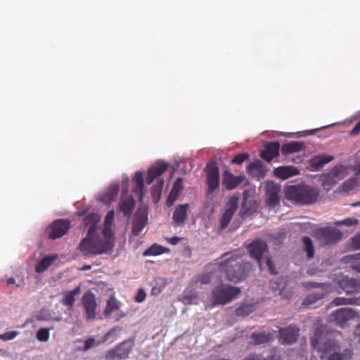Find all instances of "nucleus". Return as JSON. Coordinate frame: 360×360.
I'll list each match as a JSON object with an SVG mask.
<instances>
[{"label":"nucleus","instance_id":"4be33fe9","mask_svg":"<svg viewBox=\"0 0 360 360\" xmlns=\"http://www.w3.org/2000/svg\"><path fill=\"white\" fill-rule=\"evenodd\" d=\"M340 287L347 294L356 292L359 288V282L354 278H344L339 281Z\"/></svg>","mask_w":360,"mask_h":360},{"label":"nucleus","instance_id":"58836bf2","mask_svg":"<svg viewBox=\"0 0 360 360\" xmlns=\"http://www.w3.org/2000/svg\"><path fill=\"white\" fill-rule=\"evenodd\" d=\"M243 360H281V356L276 354H272L266 358H262L261 354L256 353L250 354Z\"/></svg>","mask_w":360,"mask_h":360},{"label":"nucleus","instance_id":"0eeeda50","mask_svg":"<svg viewBox=\"0 0 360 360\" xmlns=\"http://www.w3.org/2000/svg\"><path fill=\"white\" fill-rule=\"evenodd\" d=\"M315 236L325 245H332L338 243L342 237V233L331 227H323L315 231Z\"/></svg>","mask_w":360,"mask_h":360},{"label":"nucleus","instance_id":"338daca9","mask_svg":"<svg viewBox=\"0 0 360 360\" xmlns=\"http://www.w3.org/2000/svg\"><path fill=\"white\" fill-rule=\"evenodd\" d=\"M15 283V281L13 278H9L8 280H7V284L8 285H11V284H14Z\"/></svg>","mask_w":360,"mask_h":360},{"label":"nucleus","instance_id":"c756f323","mask_svg":"<svg viewBox=\"0 0 360 360\" xmlns=\"http://www.w3.org/2000/svg\"><path fill=\"white\" fill-rule=\"evenodd\" d=\"M57 259V255L45 257L40 260L36 265L35 271L37 273H43L53 264Z\"/></svg>","mask_w":360,"mask_h":360},{"label":"nucleus","instance_id":"4c0bfd02","mask_svg":"<svg viewBox=\"0 0 360 360\" xmlns=\"http://www.w3.org/2000/svg\"><path fill=\"white\" fill-rule=\"evenodd\" d=\"M165 248L160 245H158V244H153V245H151L149 248H148L147 250H146L143 253V256H150V255H161L164 252H165Z\"/></svg>","mask_w":360,"mask_h":360},{"label":"nucleus","instance_id":"0e129e2a","mask_svg":"<svg viewBox=\"0 0 360 360\" xmlns=\"http://www.w3.org/2000/svg\"><path fill=\"white\" fill-rule=\"evenodd\" d=\"M354 334L356 337L359 338V342H360V323L357 325Z\"/></svg>","mask_w":360,"mask_h":360},{"label":"nucleus","instance_id":"37998d69","mask_svg":"<svg viewBox=\"0 0 360 360\" xmlns=\"http://www.w3.org/2000/svg\"><path fill=\"white\" fill-rule=\"evenodd\" d=\"M247 169L251 175L259 176L257 173L261 172L262 166L259 162H254L248 166Z\"/></svg>","mask_w":360,"mask_h":360},{"label":"nucleus","instance_id":"bf43d9fd","mask_svg":"<svg viewBox=\"0 0 360 360\" xmlns=\"http://www.w3.org/2000/svg\"><path fill=\"white\" fill-rule=\"evenodd\" d=\"M167 283L165 280H162V282H161V285L160 286H153L152 290H151V293L153 295H157V294H159L162 292V289L165 287Z\"/></svg>","mask_w":360,"mask_h":360},{"label":"nucleus","instance_id":"3c124183","mask_svg":"<svg viewBox=\"0 0 360 360\" xmlns=\"http://www.w3.org/2000/svg\"><path fill=\"white\" fill-rule=\"evenodd\" d=\"M18 334L17 331H8L3 334H0V340L8 341L14 339Z\"/></svg>","mask_w":360,"mask_h":360},{"label":"nucleus","instance_id":"b1692460","mask_svg":"<svg viewBox=\"0 0 360 360\" xmlns=\"http://www.w3.org/2000/svg\"><path fill=\"white\" fill-rule=\"evenodd\" d=\"M188 208V204L180 205L176 208L172 216L173 221L176 225L181 226L184 224Z\"/></svg>","mask_w":360,"mask_h":360},{"label":"nucleus","instance_id":"f03ea898","mask_svg":"<svg viewBox=\"0 0 360 360\" xmlns=\"http://www.w3.org/2000/svg\"><path fill=\"white\" fill-rule=\"evenodd\" d=\"M288 200L301 205H311L316 202L319 196V190L314 186L301 183L288 186L285 189Z\"/></svg>","mask_w":360,"mask_h":360},{"label":"nucleus","instance_id":"9d476101","mask_svg":"<svg viewBox=\"0 0 360 360\" xmlns=\"http://www.w3.org/2000/svg\"><path fill=\"white\" fill-rule=\"evenodd\" d=\"M207 194H212L219 186V170L217 163H210L206 167Z\"/></svg>","mask_w":360,"mask_h":360},{"label":"nucleus","instance_id":"ddd939ff","mask_svg":"<svg viewBox=\"0 0 360 360\" xmlns=\"http://www.w3.org/2000/svg\"><path fill=\"white\" fill-rule=\"evenodd\" d=\"M238 198L236 196L231 197L225 205V212L220 219L221 229L226 228L230 223L233 216L238 210Z\"/></svg>","mask_w":360,"mask_h":360},{"label":"nucleus","instance_id":"864d4df0","mask_svg":"<svg viewBox=\"0 0 360 360\" xmlns=\"http://www.w3.org/2000/svg\"><path fill=\"white\" fill-rule=\"evenodd\" d=\"M115 217V213L113 210L108 212L105 217L104 226H112Z\"/></svg>","mask_w":360,"mask_h":360},{"label":"nucleus","instance_id":"72a5a7b5","mask_svg":"<svg viewBox=\"0 0 360 360\" xmlns=\"http://www.w3.org/2000/svg\"><path fill=\"white\" fill-rule=\"evenodd\" d=\"M255 304L252 303L242 304L236 309V315L243 317L248 316L255 310Z\"/></svg>","mask_w":360,"mask_h":360},{"label":"nucleus","instance_id":"39448f33","mask_svg":"<svg viewBox=\"0 0 360 360\" xmlns=\"http://www.w3.org/2000/svg\"><path fill=\"white\" fill-rule=\"evenodd\" d=\"M134 346V339H127L117 344L114 348L109 349L104 355L105 360H125Z\"/></svg>","mask_w":360,"mask_h":360},{"label":"nucleus","instance_id":"2eb2a0df","mask_svg":"<svg viewBox=\"0 0 360 360\" xmlns=\"http://www.w3.org/2000/svg\"><path fill=\"white\" fill-rule=\"evenodd\" d=\"M281 187L274 182H267L266 186V202L271 207H275L280 202V193Z\"/></svg>","mask_w":360,"mask_h":360},{"label":"nucleus","instance_id":"2f4dec72","mask_svg":"<svg viewBox=\"0 0 360 360\" xmlns=\"http://www.w3.org/2000/svg\"><path fill=\"white\" fill-rule=\"evenodd\" d=\"M122 331V328L120 326H115L108 331L102 338L101 340L97 342V345H101L111 339V342L115 341L120 335V333Z\"/></svg>","mask_w":360,"mask_h":360},{"label":"nucleus","instance_id":"393cba45","mask_svg":"<svg viewBox=\"0 0 360 360\" xmlns=\"http://www.w3.org/2000/svg\"><path fill=\"white\" fill-rule=\"evenodd\" d=\"M305 149V145L302 141H291L282 146L281 150L284 155L302 151Z\"/></svg>","mask_w":360,"mask_h":360},{"label":"nucleus","instance_id":"13d9d810","mask_svg":"<svg viewBox=\"0 0 360 360\" xmlns=\"http://www.w3.org/2000/svg\"><path fill=\"white\" fill-rule=\"evenodd\" d=\"M351 245L354 250H360V235L352 238Z\"/></svg>","mask_w":360,"mask_h":360},{"label":"nucleus","instance_id":"ea45409f","mask_svg":"<svg viewBox=\"0 0 360 360\" xmlns=\"http://www.w3.org/2000/svg\"><path fill=\"white\" fill-rule=\"evenodd\" d=\"M352 356V352L350 350L347 349L344 354L334 352L328 358V360H347Z\"/></svg>","mask_w":360,"mask_h":360},{"label":"nucleus","instance_id":"9b49d317","mask_svg":"<svg viewBox=\"0 0 360 360\" xmlns=\"http://www.w3.org/2000/svg\"><path fill=\"white\" fill-rule=\"evenodd\" d=\"M278 341L283 345H292L297 342L300 329L294 325L286 328H279Z\"/></svg>","mask_w":360,"mask_h":360},{"label":"nucleus","instance_id":"a19ab883","mask_svg":"<svg viewBox=\"0 0 360 360\" xmlns=\"http://www.w3.org/2000/svg\"><path fill=\"white\" fill-rule=\"evenodd\" d=\"M345 170V168L342 165H337L330 170L329 174H330L333 178H336L338 180H340L344 177Z\"/></svg>","mask_w":360,"mask_h":360},{"label":"nucleus","instance_id":"f3484780","mask_svg":"<svg viewBox=\"0 0 360 360\" xmlns=\"http://www.w3.org/2000/svg\"><path fill=\"white\" fill-rule=\"evenodd\" d=\"M169 165L163 161H158L148 170L146 184H151L153 181L160 176L167 169Z\"/></svg>","mask_w":360,"mask_h":360},{"label":"nucleus","instance_id":"423d86ee","mask_svg":"<svg viewBox=\"0 0 360 360\" xmlns=\"http://www.w3.org/2000/svg\"><path fill=\"white\" fill-rule=\"evenodd\" d=\"M323 332L320 329H316L310 339L311 346L321 353V358L331 352L335 351V344L333 340H328L323 342Z\"/></svg>","mask_w":360,"mask_h":360},{"label":"nucleus","instance_id":"7c9ffc66","mask_svg":"<svg viewBox=\"0 0 360 360\" xmlns=\"http://www.w3.org/2000/svg\"><path fill=\"white\" fill-rule=\"evenodd\" d=\"M120 302L118 300H117V299L114 296L110 297V299L108 300L106 307L104 309L103 314L105 316H110L113 311L117 310L120 307Z\"/></svg>","mask_w":360,"mask_h":360},{"label":"nucleus","instance_id":"69168bd1","mask_svg":"<svg viewBox=\"0 0 360 360\" xmlns=\"http://www.w3.org/2000/svg\"><path fill=\"white\" fill-rule=\"evenodd\" d=\"M352 259L356 261H360V253H356L350 256Z\"/></svg>","mask_w":360,"mask_h":360},{"label":"nucleus","instance_id":"6ab92c4d","mask_svg":"<svg viewBox=\"0 0 360 360\" xmlns=\"http://www.w3.org/2000/svg\"><path fill=\"white\" fill-rule=\"evenodd\" d=\"M183 182L184 179L181 177H179L174 182L173 187L167 199L166 205L168 207L172 206L176 202V200L178 199L181 192L184 188Z\"/></svg>","mask_w":360,"mask_h":360},{"label":"nucleus","instance_id":"a18cd8bd","mask_svg":"<svg viewBox=\"0 0 360 360\" xmlns=\"http://www.w3.org/2000/svg\"><path fill=\"white\" fill-rule=\"evenodd\" d=\"M49 330L45 328H40L36 335L37 340L41 342H46L49 340Z\"/></svg>","mask_w":360,"mask_h":360},{"label":"nucleus","instance_id":"dca6fc26","mask_svg":"<svg viewBox=\"0 0 360 360\" xmlns=\"http://www.w3.org/2000/svg\"><path fill=\"white\" fill-rule=\"evenodd\" d=\"M148 224V213L145 210H139L132 221L131 232L135 236H138L143 228Z\"/></svg>","mask_w":360,"mask_h":360},{"label":"nucleus","instance_id":"49530a36","mask_svg":"<svg viewBox=\"0 0 360 360\" xmlns=\"http://www.w3.org/2000/svg\"><path fill=\"white\" fill-rule=\"evenodd\" d=\"M214 274H215V272L214 271L205 272V274H202L200 276L199 281L202 284H208L212 281Z\"/></svg>","mask_w":360,"mask_h":360},{"label":"nucleus","instance_id":"6e6552de","mask_svg":"<svg viewBox=\"0 0 360 360\" xmlns=\"http://www.w3.org/2000/svg\"><path fill=\"white\" fill-rule=\"evenodd\" d=\"M356 312L351 308H340L333 311L329 316L330 322L344 328L347 323L356 317Z\"/></svg>","mask_w":360,"mask_h":360},{"label":"nucleus","instance_id":"412c9836","mask_svg":"<svg viewBox=\"0 0 360 360\" xmlns=\"http://www.w3.org/2000/svg\"><path fill=\"white\" fill-rule=\"evenodd\" d=\"M300 174V169L294 166H284L276 168L274 170V174L281 179H287L291 176L298 175Z\"/></svg>","mask_w":360,"mask_h":360},{"label":"nucleus","instance_id":"f704fd0d","mask_svg":"<svg viewBox=\"0 0 360 360\" xmlns=\"http://www.w3.org/2000/svg\"><path fill=\"white\" fill-rule=\"evenodd\" d=\"M103 239L102 243H110V250L114 246V232L112 231V226H103Z\"/></svg>","mask_w":360,"mask_h":360},{"label":"nucleus","instance_id":"c85d7f7f","mask_svg":"<svg viewBox=\"0 0 360 360\" xmlns=\"http://www.w3.org/2000/svg\"><path fill=\"white\" fill-rule=\"evenodd\" d=\"M119 193V186L112 185L110 186L106 193L101 197V201L105 204H110L115 201Z\"/></svg>","mask_w":360,"mask_h":360},{"label":"nucleus","instance_id":"a878e982","mask_svg":"<svg viewBox=\"0 0 360 360\" xmlns=\"http://www.w3.org/2000/svg\"><path fill=\"white\" fill-rule=\"evenodd\" d=\"M100 215L96 213H90L86 215L83 219V224L84 227L89 226V235L94 234L96 233V224L100 220Z\"/></svg>","mask_w":360,"mask_h":360},{"label":"nucleus","instance_id":"473e14b6","mask_svg":"<svg viewBox=\"0 0 360 360\" xmlns=\"http://www.w3.org/2000/svg\"><path fill=\"white\" fill-rule=\"evenodd\" d=\"M333 160L334 157L332 155H317L312 158L311 166L320 168Z\"/></svg>","mask_w":360,"mask_h":360},{"label":"nucleus","instance_id":"5701e85b","mask_svg":"<svg viewBox=\"0 0 360 360\" xmlns=\"http://www.w3.org/2000/svg\"><path fill=\"white\" fill-rule=\"evenodd\" d=\"M81 292L80 285L77 286L72 290L66 291L63 293V297L61 300V303L63 305L68 307V310L72 311L73 306L75 302V297L78 295Z\"/></svg>","mask_w":360,"mask_h":360},{"label":"nucleus","instance_id":"680f3d73","mask_svg":"<svg viewBox=\"0 0 360 360\" xmlns=\"http://www.w3.org/2000/svg\"><path fill=\"white\" fill-rule=\"evenodd\" d=\"M360 133V121L356 123L354 127L349 131V135L354 136Z\"/></svg>","mask_w":360,"mask_h":360},{"label":"nucleus","instance_id":"4468645a","mask_svg":"<svg viewBox=\"0 0 360 360\" xmlns=\"http://www.w3.org/2000/svg\"><path fill=\"white\" fill-rule=\"evenodd\" d=\"M82 304L86 313V318L91 320L94 319L97 304L94 295L90 290L84 293Z\"/></svg>","mask_w":360,"mask_h":360},{"label":"nucleus","instance_id":"de8ad7c7","mask_svg":"<svg viewBox=\"0 0 360 360\" xmlns=\"http://www.w3.org/2000/svg\"><path fill=\"white\" fill-rule=\"evenodd\" d=\"M321 297L322 296L319 294L309 295L303 300L302 304L309 306L310 304H312L314 302H315V301L321 299Z\"/></svg>","mask_w":360,"mask_h":360},{"label":"nucleus","instance_id":"20e7f679","mask_svg":"<svg viewBox=\"0 0 360 360\" xmlns=\"http://www.w3.org/2000/svg\"><path fill=\"white\" fill-rule=\"evenodd\" d=\"M240 293L238 287L221 284L215 287L212 293V304H226L236 299Z\"/></svg>","mask_w":360,"mask_h":360},{"label":"nucleus","instance_id":"4d7b16f0","mask_svg":"<svg viewBox=\"0 0 360 360\" xmlns=\"http://www.w3.org/2000/svg\"><path fill=\"white\" fill-rule=\"evenodd\" d=\"M266 264L268 266L269 271L271 274H277L276 271V267L274 266V262H272L271 257H268L266 258Z\"/></svg>","mask_w":360,"mask_h":360},{"label":"nucleus","instance_id":"7ed1b4c3","mask_svg":"<svg viewBox=\"0 0 360 360\" xmlns=\"http://www.w3.org/2000/svg\"><path fill=\"white\" fill-rule=\"evenodd\" d=\"M79 250L85 256L101 255L110 250V243H102L97 233H87L79 243Z\"/></svg>","mask_w":360,"mask_h":360},{"label":"nucleus","instance_id":"c9c22d12","mask_svg":"<svg viewBox=\"0 0 360 360\" xmlns=\"http://www.w3.org/2000/svg\"><path fill=\"white\" fill-rule=\"evenodd\" d=\"M251 338L255 345H261L269 342L271 339V335L270 333H253L251 335Z\"/></svg>","mask_w":360,"mask_h":360},{"label":"nucleus","instance_id":"bb28decb","mask_svg":"<svg viewBox=\"0 0 360 360\" xmlns=\"http://www.w3.org/2000/svg\"><path fill=\"white\" fill-rule=\"evenodd\" d=\"M134 180L136 183L134 192L139 195V200H141L145 195L146 190L144 187V179L142 172H137L135 174Z\"/></svg>","mask_w":360,"mask_h":360},{"label":"nucleus","instance_id":"5fc2aeb1","mask_svg":"<svg viewBox=\"0 0 360 360\" xmlns=\"http://www.w3.org/2000/svg\"><path fill=\"white\" fill-rule=\"evenodd\" d=\"M336 224L338 225H345L347 226H351L357 224L358 220L355 218H349L341 221H338Z\"/></svg>","mask_w":360,"mask_h":360},{"label":"nucleus","instance_id":"f8f14e48","mask_svg":"<svg viewBox=\"0 0 360 360\" xmlns=\"http://www.w3.org/2000/svg\"><path fill=\"white\" fill-rule=\"evenodd\" d=\"M248 250L250 257L257 260L259 267L262 269V255L268 251V245L266 243L262 240H255L248 246Z\"/></svg>","mask_w":360,"mask_h":360},{"label":"nucleus","instance_id":"e2e57ef3","mask_svg":"<svg viewBox=\"0 0 360 360\" xmlns=\"http://www.w3.org/2000/svg\"><path fill=\"white\" fill-rule=\"evenodd\" d=\"M183 238L177 236H173L172 238H167V240L173 245H177Z\"/></svg>","mask_w":360,"mask_h":360},{"label":"nucleus","instance_id":"603ef678","mask_svg":"<svg viewBox=\"0 0 360 360\" xmlns=\"http://www.w3.org/2000/svg\"><path fill=\"white\" fill-rule=\"evenodd\" d=\"M96 345H98L97 342H96V340L92 337L89 338L85 340L82 350L86 352Z\"/></svg>","mask_w":360,"mask_h":360},{"label":"nucleus","instance_id":"774afa93","mask_svg":"<svg viewBox=\"0 0 360 360\" xmlns=\"http://www.w3.org/2000/svg\"><path fill=\"white\" fill-rule=\"evenodd\" d=\"M352 268H353V269L356 270V271L360 272V263L357 264L356 265H354L352 266Z\"/></svg>","mask_w":360,"mask_h":360},{"label":"nucleus","instance_id":"79ce46f5","mask_svg":"<svg viewBox=\"0 0 360 360\" xmlns=\"http://www.w3.org/2000/svg\"><path fill=\"white\" fill-rule=\"evenodd\" d=\"M356 186V180L355 179H350L342 184L340 186V191L347 193L353 190Z\"/></svg>","mask_w":360,"mask_h":360},{"label":"nucleus","instance_id":"aec40b11","mask_svg":"<svg viewBox=\"0 0 360 360\" xmlns=\"http://www.w3.org/2000/svg\"><path fill=\"white\" fill-rule=\"evenodd\" d=\"M280 144L277 141L269 143L264 150L261 153L262 159L271 162L275 157L278 155Z\"/></svg>","mask_w":360,"mask_h":360},{"label":"nucleus","instance_id":"052dcab7","mask_svg":"<svg viewBox=\"0 0 360 360\" xmlns=\"http://www.w3.org/2000/svg\"><path fill=\"white\" fill-rule=\"evenodd\" d=\"M246 193H247V191H244L243 193V195H244V198H243V204H242V207H241V209H240V215L242 217H244L245 215L248 213V209L246 207Z\"/></svg>","mask_w":360,"mask_h":360},{"label":"nucleus","instance_id":"1a4fd4ad","mask_svg":"<svg viewBox=\"0 0 360 360\" xmlns=\"http://www.w3.org/2000/svg\"><path fill=\"white\" fill-rule=\"evenodd\" d=\"M70 228V222L68 219H57L47 228L46 233L51 239H56L64 236Z\"/></svg>","mask_w":360,"mask_h":360},{"label":"nucleus","instance_id":"cd10ccee","mask_svg":"<svg viewBox=\"0 0 360 360\" xmlns=\"http://www.w3.org/2000/svg\"><path fill=\"white\" fill-rule=\"evenodd\" d=\"M135 206V200L130 196L126 199L122 200L119 203V210L124 215H129L133 211Z\"/></svg>","mask_w":360,"mask_h":360},{"label":"nucleus","instance_id":"09e8293b","mask_svg":"<svg viewBox=\"0 0 360 360\" xmlns=\"http://www.w3.org/2000/svg\"><path fill=\"white\" fill-rule=\"evenodd\" d=\"M332 304L335 306L345 305L349 304H353L352 299L345 297H336L332 302Z\"/></svg>","mask_w":360,"mask_h":360},{"label":"nucleus","instance_id":"e433bc0d","mask_svg":"<svg viewBox=\"0 0 360 360\" xmlns=\"http://www.w3.org/2000/svg\"><path fill=\"white\" fill-rule=\"evenodd\" d=\"M302 240L304 245V250L307 252V258H312L314 255V247L311 239L308 236H304Z\"/></svg>","mask_w":360,"mask_h":360},{"label":"nucleus","instance_id":"c03bdc74","mask_svg":"<svg viewBox=\"0 0 360 360\" xmlns=\"http://www.w3.org/2000/svg\"><path fill=\"white\" fill-rule=\"evenodd\" d=\"M337 184V180L335 179L330 174H327L323 180V186L326 190H330Z\"/></svg>","mask_w":360,"mask_h":360},{"label":"nucleus","instance_id":"f257e3e1","mask_svg":"<svg viewBox=\"0 0 360 360\" xmlns=\"http://www.w3.org/2000/svg\"><path fill=\"white\" fill-rule=\"evenodd\" d=\"M219 270L226 274L227 280L232 283H239L245 279L252 271L250 262H244L239 251L226 252L221 257Z\"/></svg>","mask_w":360,"mask_h":360},{"label":"nucleus","instance_id":"8fccbe9b","mask_svg":"<svg viewBox=\"0 0 360 360\" xmlns=\"http://www.w3.org/2000/svg\"><path fill=\"white\" fill-rule=\"evenodd\" d=\"M249 158V155L248 153H240L236 155L232 160V163L236 165H241L245 160Z\"/></svg>","mask_w":360,"mask_h":360},{"label":"nucleus","instance_id":"a211bd4d","mask_svg":"<svg viewBox=\"0 0 360 360\" xmlns=\"http://www.w3.org/2000/svg\"><path fill=\"white\" fill-rule=\"evenodd\" d=\"M244 179V176H234L231 172L226 170L223 173L222 184L226 189L231 191L241 184Z\"/></svg>","mask_w":360,"mask_h":360},{"label":"nucleus","instance_id":"6e6d98bb","mask_svg":"<svg viewBox=\"0 0 360 360\" xmlns=\"http://www.w3.org/2000/svg\"><path fill=\"white\" fill-rule=\"evenodd\" d=\"M146 297V293L143 288H140L135 297V301L138 303L143 302Z\"/></svg>","mask_w":360,"mask_h":360}]
</instances>
